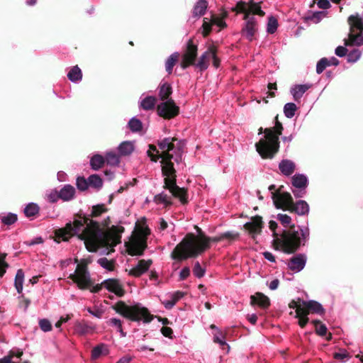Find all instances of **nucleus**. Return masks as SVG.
Segmentation results:
<instances>
[{"label": "nucleus", "instance_id": "473e14b6", "mask_svg": "<svg viewBox=\"0 0 363 363\" xmlns=\"http://www.w3.org/2000/svg\"><path fill=\"white\" fill-rule=\"evenodd\" d=\"M153 201L157 204L163 203L165 207L171 206L173 203L171 201V197L168 196L164 192L158 194L154 196Z\"/></svg>", "mask_w": 363, "mask_h": 363}, {"label": "nucleus", "instance_id": "f257e3e1", "mask_svg": "<svg viewBox=\"0 0 363 363\" xmlns=\"http://www.w3.org/2000/svg\"><path fill=\"white\" fill-rule=\"evenodd\" d=\"M107 211L108 208L104 204H97L92 206L89 216L76 214L72 223H67L64 228L55 231V241L58 243L68 241L71 237L76 235L84 242L86 250L91 252H96L100 247L116 246L121 242V233L125 228L112 225L109 230L106 231L97 221L91 219Z\"/></svg>", "mask_w": 363, "mask_h": 363}, {"label": "nucleus", "instance_id": "09e8293b", "mask_svg": "<svg viewBox=\"0 0 363 363\" xmlns=\"http://www.w3.org/2000/svg\"><path fill=\"white\" fill-rule=\"evenodd\" d=\"M278 27V21L277 19L273 16H271L268 18V23H267V31L269 34H273L276 32Z\"/></svg>", "mask_w": 363, "mask_h": 363}, {"label": "nucleus", "instance_id": "39448f33", "mask_svg": "<svg viewBox=\"0 0 363 363\" xmlns=\"http://www.w3.org/2000/svg\"><path fill=\"white\" fill-rule=\"evenodd\" d=\"M111 308L123 318L134 322L143 321L144 323H149L155 317L150 313L147 308L140 303L129 306L123 301H118Z\"/></svg>", "mask_w": 363, "mask_h": 363}, {"label": "nucleus", "instance_id": "338daca9", "mask_svg": "<svg viewBox=\"0 0 363 363\" xmlns=\"http://www.w3.org/2000/svg\"><path fill=\"white\" fill-rule=\"evenodd\" d=\"M307 315H303L301 313L298 316V315L296 314L295 317L298 318V325L301 328H305L309 321V318H308Z\"/></svg>", "mask_w": 363, "mask_h": 363}, {"label": "nucleus", "instance_id": "e2e57ef3", "mask_svg": "<svg viewBox=\"0 0 363 363\" xmlns=\"http://www.w3.org/2000/svg\"><path fill=\"white\" fill-rule=\"evenodd\" d=\"M211 23L219 26L220 28H225L227 27L226 23L223 19L220 18L218 16L213 14L211 16Z\"/></svg>", "mask_w": 363, "mask_h": 363}, {"label": "nucleus", "instance_id": "bf43d9fd", "mask_svg": "<svg viewBox=\"0 0 363 363\" xmlns=\"http://www.w3.org/2000/svg\"><path fill=\"white\" fill-rule=\"evenodd\" d=\"M277 219L284 227L291 225L290 223L291 222V218L289 216L286 214L279 213L277 215Z\"/></svg>", "mask_w": 363, "mask_h": 363}, {"label": "nucleus", "instance_id": "f704fd0d", "mask_svg": "<svg viewBox=\"0 0 363 363\" xmlns=\"http://www.w3.org/2000/svg\"><path fill=\"white\" fill-rule=\"evenodd\" d=\"M67 77L70 81L73 82L80 81L82 78V70L77 65L74 66L68 72Z\"/></svg>", "mask_w": 363, "mask_h": 363}, {"label": "nucleus", "instance_id": "37998d69", "mask_svg": "<svg viewBox=\"0 0 363 363\" xmlns=\"http://www.w3.org/2000/svg\"><path fill=\"white\" fill-rule=\"evenodd\" d=\"M128 126L129 129L133 133L140 132L143 130L142 122L140 121V120L136 118H132L129 121Z\"/></svg>", "mask_w": 363, "mask_h": 363}, {"label": "nucleus", "instance_id": "c9c22d12", "mask_svg": "<svg viewBox=\"0 0 363 363\" xmlns=\"http://www.w3.org/2000/svg\"><path fill=\"white\" fill-rule=\"evenodd\" d=\"M105 158L100 155H94L90 160V165L94 170H98L104 166Z\"/></svg>", "mask_w": 363, "mask_h": 363}, {"label": "nucleus", "instance_id": "c756f323", "mask_svg": "<svg viewBox=\"0 0 363 363\" xmlns=\"http://www.w3.org/2000/svg\"><path fill=\"white\" fill-rule=\"evenodd\" d=\"M134 143L131 141H124L121 143L118 147V152L121 156H128L134 151Z\"/></svg>", "mask_w": 363, "mask_h": 363}, {"label": "nucleus", "instance_id": "ea45409f", "mask_svg": "<svg viewBox=\"0 0 363 363\" xmlns=\"http://www.w3.org/2000/svg\"><path fill=\"white\" fill-rule=\"evenodd\" d=\"M108 352L106 345L100 344L94 347L91 350V358L98 359L101 354H107Z\"/></svg>", "mask_w": 363, "mask_h": 363}, {"label": "nucleus", "instance_id": "5701e85b", "mask_svg": "<svg viewBox=\"0 0 363 363\" xmlns=\"http://www.w3.org/2000/svg\"><path fill=\"white\" fill-rule=\"evenodd\" d=\"M251 304H257L260 308L267 309L270 306V300L264 294L257 292L255 295L251 296Z\"/></svg>", "mask_w": 363, "mask_h": 363}, {"label": "nucleus", "instance_id": "dca6fc26", "mask_svg": "<svg viewBox=\"0 0 363 363\" xmlns=\"http://www.w3.org/2000/svg\"><path fill=\"white\" fill-rule=\"evenodd\" d=\"M302 306L303 308H298V316L301 313L303 315H308L311 313L318 315H323L325 313V309L322 305L316 301H302Z\"/></svg>", "mask_w": 363, "mask_h": 363}, {"label": "nucleus", "instance_id": "f03ea898", "mask_svg": "<svg viewBox=\"0 0 363 363\" xmlns=\"http://www.w3.org/2000/svg\"><path fill=\"white\" fill-rule=\"evenodd\" d=\"M309 236V230L307 228H300L299 230H296V226L292 224L289 229L284 230L280 237L272 240V245L274 250H281L286 254L296 252L301 245H305Z\"/></svg>", "mask_w": 363, "mask_h": 363}, {"label": "nucleus", "instance_id": "864d4df0", "mask_svg": "<svg viewBox=\"0 0 363 363\" xmlns=\"http://www.w3.org/2000/svg\"><path fill=\"white\" fill-rule=\"evenodd\" d=\"M232 11L242 13L245 16V13L248 11V4L245 1H239L235 7L232 8Z\"/></svg>", "mask_w": 363, "mask_h": 363}, {"label": "nucleus", "instance_id": "393cba45", "mask_svg": "<svg viewBox=\"0 0 363 363\" xmlns=\"http://www.w3.org/2000/svg\"><path fill=\"white\" fill-rule=\"evenodd\" d=\"M309 211V206L306 201L303 200H299L296 203L294 202L291 207L289 212L295 213L299 216H304L308 214Z\"/></svg>", "mask_w": 363, "mask_h": 363}, {"label": "nucleus", "instance_id": "a18cd8bd", "mask_svg": "<svg viewBox=\"0 0 363 363\" xmlns=\"http://www.w3.org/2000/svg\"><path fill=\"white\" fill-rule=\"evenodd\" d=\"M105 162L111 166H118L120 163V157L115 152H107L105 157Z\"/></svg>", "mask_w": 363, "mask_h": 363}, {"label": "nucleus", "instance_id": "2f4dec72", "mask_svg": "<svg viewBox=\"0 0 363 363\" xmlns=\"http://www.w3.org/2000/svg\"><path fill=\"white\" fill-rule=\"evenodd\" d=\"M157 103V99L155 96H149L143 99L140 102V107L145 111L153 110Z\"/></svg>", "mask_w": 363, "mask_h": 363}, {"label": "nucleus", "instance_id": "052dcab7", "mask_svg": "<svg viewBox=\"0 0 363 363\" xmlns=\"http://www.w3.org/2000/svg\"><path fill=\"white\" fill-rule=\"evenodd\" d=\"M219 335H215L213 337L214 342L218 343L220 345V346H227L228 348H229V345L226 343L225 339V335L223 334L222 332L218 333Z\"/></svg>", "mask_w": 363, "mask_h": 363}, {"label": "nucleus", "instance_id": "603ef678", "mask_svg": "<svg viewBox=\"0 0 363 363\" xmlns=\"http://www.w3.org/2000/svg\"><path fill=\"white\" fill-rule=\"evenodd\" d=\"M361 55V51L357 48H354L347 54V61L349 62H355L360 58Z\"/></svg>", "mask_w": 363, "mask_h": 363}, {"label": "nucleus", "instance_id": "6e6d98bb", "mask_svg": "<svg viewBox=\"0 0 363 363\" xmlns=\"http://www.w3.org/2000/svg\"><path fill=\"white\" fill-rule=\"evenodd\" d=\"M76 185L80 191H85L89 187V182L84 177H78L77 178Z\"/></svg>", "mask_w": 363, "mask_h": 363}, {"label": "nucleus", "instance_id": "aec40b11", "mask_svg": "<svg viewBox=\"0 0 363 363\" xmlns=\"http://www.w3.org/2000/svg\"><path fill=\"white\" fill-rule=\"evenodd\" d=\"M306 262V255L303 254H298L292 257L289 260L288 267L294 272H298L304 268Z\"/></svg>", "mask_w": 363, "mask_h": 363}, {"label": "nucleus", "instance_id": "2eb2a0df", "mask_svg": "<svg viewBox=\"0 0 363 363\" xmlns=\"http://www.w3.org/2000/svg\"><path fill=\"white\" fill-rule=\"evenodd\" d=\"M127 252L130 256H142L147 247L145 239L134 238L130 242L125 243Z\"/></svg>", "mask_w": 363, "mask_h": 363}, {"label": "nucleus", "instance_id": "a211bd4d", "mask_svg": "<svg viewBox=\"0 0 363 363\" xmlns=\"http://www.w3.org/2000/svg\"><path fill=\"white\" fill-rule=\"evenodd\" d=\"M246 21L244 27L242 28L241 33L248 40L252 41L255 33L257 30V23L255 17L244 18Z\"/></svg>", "mask_w": 363, "mask_h": 363}, {"label": "nucleus", "instance_id": "a19ab883", "mask_svg": "<svg viewBox=\"0 0 363 363\" xmlns=\"http://www.w3.org/2000/svg\"><path fill=\"white\" fill-rule=\"evenodd\" d=\"M39 206L33 203L28 204L24 208L25 216L28 218L34 217L39 213Z\"/></svg>", "mask_w": 363, "mask_h": 363}, {"label": "nucleus", "instance_id": "bb28decb", "mask_svg": "<svg viewBox=\"0 0 363 363\" xmlns=\"http://www.w3.org/2000/svg\"><path fill=\"white\" fill-rule=\"evenodd\" d=\"M251 14L258 15L262 17L265 15V12L262 10L259 3H255L252 0H250L248 4V11L245 13V16H244V18H250Z\"/></svg>", "mask_w": 363, "mask_h": 363}, {"label": "nucleus", "instance_id": "c03bdc74", "mask_svg": "<svg viewBox=\"0 0 363 363\" xmlns=\"http://www.w3.org/2000/svg\"><path fill=\"white\" fill-rule=\"evenodd\" d=\"M89 186L99 189L102 187L103 181L98 174H92L88 177Z\"/></svg>", "mask_w": 363, "mask_h": 363}, {"label": "nucleus", "instance_id": "0eeeda50", "mask_svg": "<svg viewBox=\"0 0 363 363\" xmlns=\"http://www.w3.org/2000/svg\"><path fill=\"white\" fill-rule=\"evenodd\" d=\"M157 143L160 150H161V153L160 155H154L150 152L149 157L152 162H156L160 158L164 159L167 155H173V153L170 152L171 151H173L174 153L179 154V156L174 157V161L177 163L181 161L184 146L183 141L173 137L164 138L158 140Z\"/></svg>", "mask_w": 363, "mask_h": 363}, {"label": "nucleus", "instance_id": "c85d7f7f", "mask_svg": "<svg viewBox=\"0 0 363 363\" xmlns=\"http://www.w3.org/2000/svg\"><path fill=\"white\" fill-rule=\"evenodd\" d=\"M172 94V87L170 84L165 82L159 86L158 96L162 101L169 100Z\"/></svg>", "mask_w": 363, "mask_h": 363}, {"label": "nucleus", "instance_id": "4be33fe9", "mask_svg": "<svg viewBox=\"0 0 363 363\" xmlns=\"http://www.w3.org/2000/svg\"><path fill=\"white\" fill-rule=\"evenodd\" d=\"M213 45H210L207 50L205 51L199 58L195 66L198 67L200 71H204L208 67L209 60L211 58V56L213 55Z\"/></svg>", "mask_w": 363, "mask_h": 363}, {"label": "nucleus", "instance_id": "cd10ccee", "mask_svg": "<svg viewBox=\"0 0 363 363\" xmlns=\"http://www.w3.org/2000/svg\"><path fill=\"white\" fill-rule=\"evenodd\" d=\"M311 87L309 84H297L291 88V93L293 95L294 99L298 101L303 96V94L308 91Z\"/></svg>", "mask_w": 363, "mask_h": 363}, {"label": "nucleus", "instance_id": "6e6552de", "mask_svg": "<svg viewBox=\"0 0 363 363\" xmlns=\"http://www.w3.org/2000/svg\"><path fill=\"white\" fill-rule=\"evenodd\" d=\"M350 26L348 38L344 40L345 46L363 45V21L359 14L351 15L347 18Z\"/></svg>", "mask_w": 363, "mask_h": 363}, {"label": "nucleus", "instance_id": "ddd939ff", "mask_svg": "<svg viewBox=\"0 0 363 363\" xmlns=\"http://www.w3.org/2000/svg\"><path fill=\"white\" fill-rule=\"evenodd\" d=\"M272 198L277 208L289 211L294 203V199L289 192L280 193L278 190L272 192Z\"/></svg>", "mask_w": 363, "mask_h": 363}, {"label": "nucleus", "instance_id": "f3484780", "mask_svg": "<svg viewBox=\"0 0 363 363\" xmlns=\"http://www.w3.org/2000/svg\"><path fill=\"white\" fill-rule=\"evenodd\" d=\"M263 226L264 223L262 216H255L251 218L250 222H247L244 225V228L252 235V238L255 239L257 235L261 233Z\"/></svg>", "mask_w": 363, "mask_h": 363}, {"label": "nucleus", "instance_id": "4468645a", "mask_svg": "<svg viewBox=\"0 0 363 363\" xmlns=\"http://www.w3.org/2000/svg\"><path fill=\"white\" fill-rule=\"evenodd\" d=\"M291 184L296 189L292 190L295 197H303L306 191V189L308 184V180L306 175L303 174H296L291 177Z\"/></svg>", "mask_w": 363, "mask_h": 363}, {"label": "nucleus", "instance_id": "1a4fd4ad", "mask_svg": "<svg viewBox=\"0 0 363 363\" xmlns=\"http://www.w3.org/2000/svg\"><path fill=\"white\" fill-rule=\"evenodd\" d=\"M90 262L91 261L87 259H82L77 264L74 273L69 274L68 277L77 284L79 289H88L94 285L87 267Z\"/></svg>", "mask_w": 363, "mask_h": 363}, {"label": "nucleus", "instance_id": "b1692460", "mask_svg": "<svg viewBox=\"0 0 363 363\" xmlns=\"http://www.w3.org/2000/svg\"><path fill=\"white\" fill-rule=\"evenodd\" d=\"M296 165L291 160H282L279 164V169L284 176H291L296 170Z\"/></svg>", "mask_w": 363, "mask_h": 363}, {"label": "nucleus", "instance_id": "7c9ffc66", "mask_svg": "<svg viewBox=\"0 0 363 363\" xmlns=\"http://www.w3.org/2000/svg\"><path fill=\"white\" fill-rule=\"evenodd\" d=\"M208 4L206 0H199L194 7L193 16L194 17L203 16L207 9Z\"/></svg>", "mask_w": 363, "mask_h": 363}, {"label": "nucleus", "instance_id": "20e7f679", "mask_svg": "<svg viewBox=\"0 0 363 363\" xmlns=\"http://www.w3.org/2000/svg\"><path fill=\"white\" fill-rule=\"evenodd\" d=\"M284 130L282 123L277 121L274 128L264 129L265 138L256 143V150L263 159H272L279 150V135Z\"/></svg>", "mask_w": 363, "mask_h": 363}, {"label": "nucleus", "instance_id": "f8f14e48", "mask_svg": "<svg viewBox=\"0 0 363 363\" xmlns=\"http://www.w3.org/2000/svg\"><path fill=\"white\" fill-rule=\"evenodd\" d=\"M157 113L164 119H172L179 114V107L176 105L172 99L161 102L157 106Z\"/></svg>", "mask_w": 363, "mask_h": 363}, {"label": "nucleus", "instance_id": "e433bc0d", "mask_svg": "<svg viewBox=\"0 0 363 363\" xmlns=\"http://www.w3.org/2000/svg\"><path fill=\"white\" fill-rule=\"evenodd\" d=\"M23 280H24V272H23V269H19L16 272V277H15V281H14L15 287L18 294L22 293Z\"/></svg>", "mask_w": 363, "mask_h": 363}, {"label": "nucleus", "instance_id": "58836bf2", "mask_svg": "<svg viewBox=\"0 0 363 363\" xmlns=\"http://www.w3.org/2000/svg\"><path fill=\"white\" fill-rule=\"evenodd\" d=\"M312 323L315 326V331L318 335L320 337H324L327 335L328 328L325 324L321 323L320 320H312Z\"/></svg>", "mask_w": 363, "mask_h": 363}, {"label": "nucleus", "instance_id": "79ce46f5", "mask_svg": "<svg viewBox=\"0 0 363 363\" xmlns=\"http://www.w3.org/2000/svg\"><path fill=\"white\" fill-rule=\"evenodd\" d=\"M149 235H150V229L147 225L136 226V235L134 238L145 239L147 241Z\"/></svg>", "mask_w": 363, "mask_h": 363}, {"label": "nucleus", "instance_id": "8fccbe9b", "mask_svg": "<svg viewBox=\"0 0 363 363\" xmlns=\"http://www.w3.org/2000/svg\"><path fill=\"white\" fill-rule=\"evenodd\" d=\"M97 262L104 269L108 271L114 270V260H108L106 257L100 258L98 259Z\"/></svg>", "mask_w": 363, "mask_h": 363}, {"label": "nucleus", "instance_id": "de8ad7c7", "mask_svg": "<svg viewBox=\"0 0 363 363\" xmlns=\"http://www.w3.org/2000/svg\"><path fill=\"white\" fill-rule=\"evenodd\" d=\"M297 110V106L294 103H287L284 105V113L286 117L291 118L294 116L295 112Z\"/></svg>", "mask_w": 363, "mask_h": 363}, {"label": "nucleus", "instance_id": "9d476101", "mask_svg": "<svg viewBox=\"0 0 363 363\" xmlns=\"http://www.w3.org/2000/svg\"><path fill=\"white\" fill-rule=\"evenodd\" d=\"M200 236L202 239L201 243L199 244V246H197L196 248L192 250L191 255L193 256V258L197 257L199 255H201L206 250L209 249L211 247V242H218L223 240H228L230 242L237 239L239 236V234L228 231L215 237H208L206 235L202 234H200Z\"/></svg>", "mask_w": 363, "mask_h": 363}, {"label": "nucleus", "instance_id": "4c0bfd02", "mask_svg": "<svg viewBox=\"0 0 363 363\" xmlns=\"http://www.w3.org/2000/svg\"><path fill=\"white\" fill-rule=\"evenodd\" d=\"M92 330V328L85 322H77L74 325V331L79 335H85Z\"/></svg>", "mask_w": 363, "mask_h": 363}, {"label": "nucleus", "instance_id": "49530a36", "mask_svg": "<svg viewBox=\"0 0 363 363\" xmlns=\"http://www.w3.org/2000/svg\"><path fill=\"white\" fill-rule=\"evenodd\" d=\"M108 325L115 326L118 328V331L120 333L121 337H125L126 333L123 331L122 328V322L120 319L116 318H112L107 321Z\"/></svg>", "mask_w": 363, "mask_h": 363}, {"label": "nucleus", "instance_id": "3c124183", "mask_svg": "<svg viewBox=\"0 0 363 363\" xmlns=\"http://www.w3.org/2000/svg\"><path fill=\"white\" fill-rule=\"evenodd\" d=\"M18 220V216L15 213H9L7 215L2 216L1 218V223L6 225H11L15 223Z\"/></svg>", "mask_w": 363, "mask_h": 363}, {"label": "nucleus", "instance_id": "7ed1b4c3", "mask_svg": "<svg viewBox=\"0 0 363 363\" xmlns=\"http://www.w3.org/2000/svg\"><path fill=\"white\" fill-rule=\"evenodd\" d=\"M172 159H174V155H167L160 161L162 174L164 177L163 188L169 190L182 204H186L188 203V191L186 189L177 185V172L172 162Z\"/></svg>", "mask_w": 363, "mask_h": 363}, {"label": "nucleus", "instance_id": "4d7b16f0", "mask_svg": "<svg viewBox=\"0 0 363 363\" xmlns=\"http://www.w3.org/2000/svg\"><path fill=\"white\" fill-rule=\"evenodd\" d=\"M212 24L213 23H211V22L208 21L207 18H203V25H202V28H203L202 35L203 37L206 38L210 34V33L211 32Z\"/></svg>", "mask_w": 363, "mask_h": 363}, {"label": "nucleus", "instance_id": "72a5a7b5", "mask_svg": "<svg viewBox=\"0 0 363 363\" xmlns=\"http://www.w3.org/2000/svg\"><path fill=\"white\" fill-rule=\"evenodd\" d=\"M179 58V53L177 52L172 54L166 60L165 69L167 72L170 74L172 72V69L175 64L177 62Z\"/></svg>", "mask_w": 363, "mask_h": 363}, {"label": "nucleus", "instance_id": "13d9d810", "mask_svg": "<svg viewBox=\"0 0 363 363\" xmlns=\"http://www.w3.org/2000/svg\"><path fill=\"white\" fill-rule=\"evenodd\" d=\"M205 272V269L201 267L199 262H196L193 268L194 274L198 278H201L204 276Z\"/></svg>", "mask_w": 363, "mask_h": 363}, {"label": "nucleus", "instance_id": "6ab92c4d", "mask_svg": "<svg viewBox=\"0 0 363 363\" xmlns=\"http://www.w3.org/2000/svg\"><path fill=\"white\" fill-rule=\"evenodd\" d=\"M104 287L108 291L115 294L118 297H122L125 294V290L120 284L119 280L116 279H108L104 281Z\"/></svg>", "mask_w": 363, "mask_h": 363}, {"label": "nucleus", "instance_id": "774afa93", "mask_svg": "<svg viewBox=\"0 0 363 363\" xmlns=\"http://www.w3.org/2000/svg\"><path fill=\"white\" fill-rule=\"evenodd\" d=\"M347 46H337L335 48V53L338 57H342L347 55L348 50L346 48Z\"/></svg>", "mask_w": 363, "mask_h": 363}, {"label": "nucleus", "instance_id": "69168bd1", "mask_svg": "<svg viewBox=\"0 0 363 363\" xmlns=\"http://www.w3.org/2000/svg\"><path fill=\"white\" fill-rule=\"evenodd\" d=\"M6 255L0 256V277H2L6 273V269L9 267V264L4 261Z\"/></svg>", "mask_w": 363, "mask_h": 363}, {"label": "nucleus", "instance_id": "0e129e2a", "mask_svg": "<svg viewBox=\"0 0 363 363\" xmlns=\"http://www.w3.org/2000/svg\"><path fill=\"white\" fill-rule=\"evenodd\" d=\"M325 16V13L323 11H317L312 14V16H309L308 19L312 21L313 23H318L323 16Z\"/></svg>", "mask_w": 363, "mask_h": 363}, {"label": "nucleus", "instance_id": "a878e982", "mask_svg": "<svg viewBox=\"0 0 363 363\" xmlns=\"http://www.w3.org/2000/svg\"><path fill=\"white\" fill-rule=\"evenodd\" d=\"M75 191V189L73 186L67 184L60 189L57 196L65 201H68L74 198Z\"/></svg>", "mask_w": 363, "mask_h": 363}, {"label": "nucleus", "instance_id": "9b49d317", "mask_svg": "<svg viewBox=\"0 0 363 363\" xmlns=\"http://www.w3.org/2000/svg\"><path fill=\"white\" fill-rule=\"evenodd\" d=\"M198 55V47L194 44L192 38L186 43V48L182 55L180 66L183 69L189 66L196 65V60Z\"/></svg>", "mask_w": 363, "mask_h": 363}, {"label": "nucleus", "instance_id": "680f3d73", "mask_svg": "<svg viewBox=\"0 0 363 363\" xmlns=\"http://www.w3.org/2000/svg\"><path fill=\"white\" fill-rule=\"evenodd\" d=\"M39 326L44 332H48L52 330V324L48 319H42L39 321Z\"/></svg>", "mask_w": 363, "mask_h": 363}, {"label": "nucleus", "instance_id": "412c9836", "mask_svg": "<svg viewBox=\"0 0 363 363\" xmlns=\"http://www.w3.org/2000/svg\"><path fill=\"white\" fill-rule=\"evenodd\" d=\"M152 264V259H140L138 261V264L130 270L129 275L134 277H140L148 271Z\"/></svg>", "mask_w": 363, "mask_h": 363}, {"label": "nucleus", "instance_id": "5fc2aeb1", "mask_svg": "<svg viewBox=\"0 0 363 363\" xmlns=\"http://www.w3.org/2000/svg\"><path fill=\"white\" fill-rule=\"evenodd\" d=\"M329 66V60L326 57L321 58L317 63L316 72L321 74L324 69Z\"/></svg>", "mask_w": 363, "mask_h": 363}, {"label": "nucleus", "instance_id": "423d86ee", "mask_svg": "<svg viewBox=\"0 0 363 363\" xmlns=\"http://www.w3.org/2000/svg\"><path fill=\"white\" fill-rule=\"evenodd\" d=\"M195 228L196 229L198 235H196L193 233H187L172 250L171 257L173 259L182 261L193 257V256L190 255H191L192 250L201 243L202 239L201 238L200 234L205 235L202 230L197 225H195Z\"/></svg>", "mask_w": 363, "mask_h": 363}]
</instances>
